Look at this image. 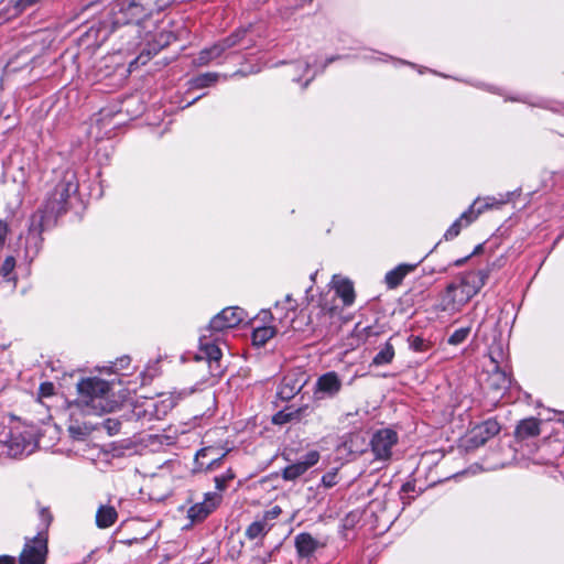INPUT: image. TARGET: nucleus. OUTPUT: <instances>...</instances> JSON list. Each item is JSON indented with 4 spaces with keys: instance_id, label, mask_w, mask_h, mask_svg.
<instances>
[{
    "instance_id": "obj_18",
    "label": "nucleus",
    "mask_w": 564,
    "mask_h": 564,
    "mask_svg": "<svg viewBox=\"0 0 564 564\" xmlns=\"http://www.w3.org/2000/svg\"><path fill=\"white\" fill-rule=\"evenodd\" d=\"M175 39L172 32H167L163 28H160L155 34L148 31L144 35V41L151 46L154 53L169 45Z\"/></svg>"
},
{
    "instance_id": "obj_49",
    "label": "nucleus",
    "mask_w": 564,
    "mask_h": 564,
    "mask_svg": "<svg viewBox=\"0 0 564 564\" xmlns=\"http://www.w3.org/2000/svg\"><path fill=\"white\" fill-rule=\"evenodd\" d=\"M15 558L13 556L9 555H1L0 556V564H14Z\"/></svg>"
},
{
    "instance_id": "obj_51",
    "label": "nucleus",
    "mask_w": 564,
    "mask_h": 564,
    "mask_svg": "<svg viewBox=\"0 0 564 564\" xmlns=\"http://www.w3.org/2000/svg\"><path fill=\"white\" fill-rule=\"evenodd\" d=\"M315 74H313L304 84H303V88L307 87V85L310 84V82L314 78Z\"/></svg>"
},
{
    "instance_id": "obj_53",
    "label": "nucleus",
    "mask_w": 564,
    "mask_h": 564,
    "mask_svg": "<svg viewBox=\"0 0 564 564\" xmlns=\"http://www.w3.org/2000/svg\"><path fill=\"white\" fill-rule=\"evenodd\" d=\"M464 261H465L464 259H462V260H457V261L455 262V264H456V265H460V264H463V263H464Z\"/></svg>"
},
{
    "instance_id": "obj_43",
    "label": "nucleus",
    "mask_w": 564,
    "mask_h": 564,
    "mask_svg": "<svg viewBox=\"0 0 564 564\" xmlns=\"http://www.w3.org/2000/svg\"><path fill=\"white\" fill-rule=\"evenodd\" d=\"M42 0H11L17 13H22L29 8L40 3Z\"/></svg>"
},
{
    "instance_id": "obj_16",
    "label": "nucleus",
    "mask_w": 564,
    "mask_h": 564,
    "mask_svg": "<svg viewBox=\"0 0 564 564\" xmlns=\"http://www.w3.org/2000/svg\"><path fill=\"white\" fill-rule=\"evenodd\" d=\"M294 545L300 557H311L317 549L323 547L324 544L319 543L312 534L302 532L294 538Z\"/></svg>"
},
{
    "instance_id": "obj_46",
    "label": "nucleus",
    "mask_w": 564,
    "mask_h": 564,
    "mask_svg": "<svg viewBox=\"0 0 564 564\" xmlns=\"http://www.w3.org/2000/svg\"><path fill=\"white\" fill-rule=\"evenodd\" d=\"M130 362H131V359L129 356H122L113 362V368H115V370L127 369L128 366L130 365Z\"/></svg>"
},
{
    "instance_id": "obj_52",
    "label": "nucleus",
    "mask_w": 564,
    "mask_h": 564,
    "mask_svg": "<svg viewBox=\"0 0 564 564\" xmlns=\"http://www.w3.org/2000/svg\"><path fill=\"white\" fill-rule=\"evenodd\" d=\"M199 98H200V96H198V97L194 98L192 101H189V102L187 104V106L193 105V104H194L197 99H199Z\"/></svg>"
},
{
    "instance_id": "obj_31",
    "label": "nucleus",
    "mask_w": 564,
    "mask_h": 564,
    "mask_svg": "<svg viewBox=\"0 0 564 564\" xmlns=\"http://www.w3.org/2000/svg\"><path fill=\"white\" fill-rule=\"evenodd\" d=\"M15 259L12 256H8L2 264L0 265V276L6 282H13L15 284L17 276L14 273Z\"/></svg>"
},
{
    "instance_id": "obj_54",
    "label": "nucleus",
    "mask_w": 564,
    "mask_h": 564,
    "mask_svg": "<svg viewBox=\"0 0 564 564\" xmlns=\"http://www.w3.org/2000/svg\"><path fill=\"white\" fill-rule=\"evenodd\" d=\"M315 275H316V273H314V274H312V275H311V280H312V281H314V280H315Z\"/></svg>"
},
{
    "instance_id": "obj_25",
    "label": "nucleus",
    "mask_w": 564,
    "mask_h": 564,
    "mask_svg": "<svg viewBox=\"0 0 564 564\" xmlns=\"http://www.w3.org/2000/svg\"><path fill=\"white\" fill-rule=\"evenodd\" d=\"M199 343H200V351H202V354H204V356L210 362V368H212L213 362L217 364L220 360L221 355H223L221 350L215 343L206 340L205 336L200 337Z\"/></svg>"
},
{
    "instance_id": "obj_29",
    "label": "nucleus",
    "mask_w": 564,
    "mask_h": 564,
    "mask_svg": "<svg viewBox=\"0 0 564 564\" xmlns=\"http://www.w3.org/2000/svg\"><path fill=\"white\" fill-rule=\"evenodd\" d=\"M394 347L390 340L386 341L384 345L379 349L372 359L373 366H384L392 362L394 358Z\"/></svg>"
},
{
    "instance_id": "obj_23",
    "label": "nucleus",
    "mask_w": 564,
    "mask_h": 564,
    "mask_svg": "<svg viewBox=\"0 0 564 564\" xmlns=\"http://www.w3.org/2000/svg\"><path fill=\"white\" fill-rule=\"evenodd\" d=\"M117 518V510L112 506L101 505L96 512V524L100 529H106L111 527Z\"/></svg>"
},
{
    "instance_id": "obj_5",
    "label": "nucleus",
    "mask_w": 564,
    "mask_h": 564,
    "mask_svg": "<svg viewBox=\"0 0 564 564\" xmlns=\"http://www.w3.org/2000/svg\"><path fill=\"white\" fill-rule=\"evenodd\" d=\"M398 433L390 427L379 429L373 432L369 441L373 462L382 464L390 462L393 455V448L398 445Z\"/></svg>"
},
{
    "instance_id": "obj_45",
    "label": "nucleus",
    "mask_w": 564,
    "mask_h": 564,
    "mask_svg": "<svg viewBox=\"0 0 564 564\" xmlns=\"http://www.w3.org/2000/svg\"><path fill=\"white\" fill-rule=\"evenodd\" d=\"M105 427L110 435H115L119 432L120 423L116 420L108 419L105 421Z\"/></svg>"
},
{
    "instance_id": "obj_27",
    "label": "nucleus",
    "mask_w": 564,
    "mask_h": 564,
    "mask_svg": "<svg viewBox=\"0 0 564 564\" xmlns=\"http://www.w3.org/2000/svg\"><path fill=\"white\" fill-rule=\"evenodd\" d=\"M219 77H220V75L218 73H214V72L199 74L188 82L189 87L193 89H202V88L210 87L218 82Z\"/></svg>"
},
{
    "instance_id": "obj_38",
    "label": "nucleus",
    "mask_w": 564,
    "mask_h": 564,
    "mask_svg": "<svg viewBox=\"0 0 564 564\" xmlns=\"http://www.w3.org/2000/svg\"><path fill=\"white\" fill-rule=\"evenodd\" d=\"M338 482V468H333L332 470L325 473L322 476L321 484L325 488H332Z\"/></svg>"
},
{
    "instance_id": "obj_33",
    "label": "nucleus",
    "mask_w": 564,
    "mask_h": 564,
    "mask_svg": "<svg viewBox=\"0 0 564 564\" xmlns=\"http://www.w3.org/2000/svg\"><path fill=\"white\" fill-rule=\"evenodd\" d=\"M529 437V419H523L516 430V440L511 447L514 452H518L522 447V443Z\"/></svg>"
},
{
    "instance_id": "obj_13",
    "label": "nucleus",
    "mask_w": 564,
    "mask_h": 564,
    "mask_svg": "<svg viewBox=\"0 0 564 564\" xmlns=\"http://www.w3.org/2000/svg\"><path fill=\"white\" fill-rule=\"evenodd\" d=\"M500 431V425L495 420H487L481 424L475 426L467 440L468 447H478L484 445L489 438L497 435Z\"/></svg>"
},
{
    "instance_id": "obj_9",
    "label": "nucleus",
    "mask_w": 564,
    "mask_h": 564,
    "mask_svg": "<svg viewBox=\"0 0 564 564\" xmlns=\"http://www.w3.org/2000/svg\"><path fill=\"white\" fill-rule=\"evenodd\" d=\"M246 317L247 314L241 307H226L212 318L208 330L224 332L225 329L237 327Z\"/></svg>"
},
{
    "instance_id": "obj_55",
    "label": "nucleus",
    "mask_w": 564,
    "mask_h": 564,
    "mask_svg": "<svg viewBox=\"0 0 564 564\" xmlns=\"http://www.w3.org/2000/svg\"><path fill=\"white\" fill-rule=\"evenodd\" d=\"M293 80H294V82H300V78L294 77V78H293Z\"/></svg>"
},
{
    "instance_id": "obj_26",
    "label": "nucleus",
    "mask_w": 564,
    "mask_h": 564,
    "mask_svg": "<svg viewBox=\"0 0 564 564\" xmlns=\"http://www.w3.org/2000/svg\"><path fill=\"white\" fill-rule=\"evenodd\" d=\"M279 332L281 330L278 325L257 327L252 332V341L257 346H262Z\"/></svg>"
},
{
    "instance_id": "obj_47",
    "label": "nucleus",
    "mask_w": 564,
    "mask_h": 564,
    "mask_svg": "<svg viewBox=\"0 0 564 564\" xmlns=\"http://www.w3.org/2000/svg\"><path fill=\"white\" fill-rule=\"evenodd\" d=\"M54 393V386L51 382H44L40 386L41 397H51Z\"/></svg>"
},
{
    "instance_id": "obj_7",
    "label": "nucleus",
    "mask_w": 564,
    "mask_h": 564,
    "mask_svg": "<svg viewBox=\"0 0 564 564\" xmlns=\"http://www.w3.org/2000/svg\"><path fill=\"white\" fill-rule=\"evenodd\" d=\"M0 442L7 445L8 455L11 457L30 455L36 447L34 435L31 431L28 430H11Z\"/></svg>"
},
{
    "instance_id": "obj_39",
    "label": "nucleus",
    "mask_w": 564,
    "mask_h": 564,
    "mask_svg": "<svg viewBox=\"0 0 564 564\" xmlns=\"http://www.w3.org/2000/svg\"><path fill=\"white\" fill-rule=\"evenodd\" d=\"M360 440L359 434H350L348 440L345 441L344 446L348 449L350 454H361L364 449L358 446V441Z\"/></svg>"
},
{
    "instance_id": "obj_42",
    "label": "nucleus",
    "mask_w": 564,
    "mask_h": 564,
    "mask_svg": "<svg viewBox=\"0 0 564 564\" xmlns=\"http://www.w3.org/2000/svg\"><path fill=\"white\" fill-rule=\"evenodd\" d=\"M551 417L549 415L542 416L541 413H539L536 417L531 416V429H530L531 437L539 435L542 432L540 425L543 422L549 421Z\"/></svg>"
},
{
    "instance_id": "obj_4",
    "label": "nucleus",
    "mask_w": 564,
    "mask_h": 564,
    "mask_svg": "<svg viewBox=\"0 0 564 564\" xmlns=\"http://www.w3.org/2000/svg\"><path fill=\"white\" fill-rule=\"evenodd\" d=\"M297 312V302L288 294L283 302H275L274 312L270 310H262L259 313L261 321H274L276 322L279 329L282 333H286L289 329H297L294 325L295 316Z\"/></svg>"
},
{
    "instance_id": "obj_50",
    "label": "nucleus",
    "mask_w": 564,
    "mask_h": 564,
    "mask_svg": "<svg viewBox=\"0 0 564 564\" xmlns=\"http://www.w3.org/2000/svg\"><path fill=\"white\" fill-rule=\"evenodd\" d=\"M7 235V226L0 221V245L4 242Z\"/></svg>"
},
{
    "instance_id": "obj_32",
    "label": "nucleus",
    "mask_w": 564,
    "mask_h": 564,
    "mask_svg": "<svg viewBox=\"0 0 564 564\" xmlns=\"http://www.w3.org/2000/svg\"><path fill=\"white\" fill-rule=\"evenodd\" d=\"M406 341L409 348L414 352H425L432 347V343L422 336L410 335Z\"/></svg>"
},
{
    "instance_id": "obj_1",
    "label": "nucleus",
    "mask_w": 564,
    "mask_h": 564,
    "mask_svg": "<svg viewBox=\"0 0 564 564\" xmlns=\"http://www.w3.org/2000/svg\"><path fill=\"white\" fill-rule=\"evenodd\" d=\"M78 191V181L72 169L55 173L53 187L46 193L43 205L31 216L29 236L41 238L46 229L52 228L57 217L68 209V199Z\"/></svg>"
},
{
    "instance_id": "obj_17",
    "label": "nucleus",
    "mask_w": 564,
    "mask_h": 564,
    "mask_svg": "<svg viewBox=\"0 0 564 564\" xmlns=\"http://www.w3.org/2000/svg\"><path fill=\"white\" fill-rule=\"evenodd\" d=\"M336 307H322L317 315V323L312 326V330L319 335L326 336L330 333L334 318L338 316Z\"/></svg>"
},
{
    "instance_id": "obj_10",
    "label": "nucleus",
    "mask_w": 564,
    "mask_h": 564,
    "mask_svg": "<svg viewBox=\"0 0 564 564\" xmlns=\"http://www.w3.org/2000/svg\"><path fill=\"white\" fill-rule=\"evenodd\" d=\"M343 381L337 372L328 371L319 376L315 382L314 398L316 400L335 398L341 390Z\"/></svg>"
},
{
    "instance_id": "obj_36",
    "label": "nucleus",
    "mask_w": 564,
    "mask_h": 564,
    "mask_svg": "<svg viewBox=\"0 0 564 564\" xmlns=\"http://www.w3.org/2000/svg\"><path fill=\"white\" fill-rule=\"evenodd\" d=\"M236 477V474L232 469H227L223 475L216 476L214 478L215 487L218 491H224L230 481H232Z\"/></svg>"
},
{
    "instance_id": "obj_34",
    "label": "nucleus",
    "mask_w": 564,
    "mask_h": 564,
    "mask_svg": "<svg viewBox=\"0 0 564 564\" xmlns=\"http://www.w3.org/2000/svg\"><path fill=\"white\" fill-rule=\"evenodd\" d=\"M246 33H247L246 29H239V30L232 32L227 37L220 40L221 45H224L226 51L231 50V48L242 44Z\"/></svg>"
},
{
    "instance_id": "obj_41",
    "label": "nucleus",
    "mask_w": 564,
    "mask_h": 564,
    "mask_svg": "<svg viewBox=\"0 0 564 564\" xmlns=\"http://www.w3.org/2000/svg\"><path fill=\"white\" fill-rule=\"evenodd\" d=\"M40 520H41V524H40L41 528H40L39 532H43L46 535V531L53 520V517L47 508H42L40 510Z\"/></svg>"
},
{
    "instance_id": "obj_40",
    "label": "nucleus",
    "mask_w": 564,
    "mask_h": 564,
    "mask_svg": "<svg viewBox=\"0 0 564 564\" xmlns=\"http://www.w3.org/2000/svg\"><path fill=\"white\" fill-rule=\"evenodd\" d=\"M177 399L178 398H174L173 395L162 399L160 401V406L162 408V410H160L159 405H156V404L154 405L156 409V413L161 412L162 414H166L169 411H171L176 405Z\"/></svg>"
},
{
    "instance_id": "obj_6",
    "label": "nucleus",
    "mask_w": 564,
    "mask_h": 564,
    "mask_svg": "<svg viewBox=\"0 0 564 564\" xmlns=\"http://www.w3.org/2000/svg\"><path fill=\"white\" fill-rule=\"evenodd\" d=\"M511 384V379L506 368H489L482 389L492 405H496L505 395Z\"/></svg>"
},
{
    "instance_id": "obj_22",
    "label": "nucleus",
    "mask_w": 564,
    "mask_h": 564,
    "mask_svg": "<svg viewBox=\"0 0 564 564\" xmlns=\"http://www.w3.org/2000/svg\"><path fill=\"white\" fill-rule=\"evenodd\" d=\"M225 52L226 50L224 45H221V42L219 40L210 47L202 50L194 62L198 66H204L210 63L212 61L220 57Z\"/></svg>"
},
{
    "instance_id": "obj_30",
    "label": "nucleus",
    "mask_w": 564,
    "mask_h": 564,
    "mask_svg": "<svg viewBox=\"0 0 564 564\" xmlns=\"http://www.w3.org/2000/svg\"><path fill=\"white\" fill-rule=\"evenodd\" d=\"M336 294L343 300L344 305L349 306L354 303L355 292L350 281H339L336 285Z\"/></svg>"
},
{
    "instance_id": "obj_28",
    "label": "nucleus",
    "mask_w": 564,
    "mask_h": 564,
    "mask_svg": "<svg viewBox=\"0 0 564 564\" xmlns=\"http://www.w3.org/2000/svg\"><path fill=\"white\" fill-rule=\"evenodd\" d=\"M307 410V406L299 408L296 410H291L290 408H286L282 411H279L273 416V423L275 424H285L292 421H299L302 417V413Z\"/></svg>"
},
{
    "instance_id": "obj_15",
    "label": "nucleus",
    "mask_w": 564,
    "mask_h": 564,
    "mask_svg": "<svg viewBox=\"0 0 564 564\" xmlns=\"http://www.w3.org/2000/svg\"><path fill=\"white\" fill-rule=\"evenodd\" d=\"M220 500L221 496L217 492L205 494L202 502H197L188 509V518L193 522L203 521L216 509Z\"/></svg>"
},
{
    "instance_id": "obj_3",
    "label": "nucleus",
    "mask_w": 564,
    "mask_h": 564,
    "mask_svg": "<svg viewBox=\"0 0 564 564\" xmlns=\"http://www.w3.org/2000/svg\"><path fill=\"white\" fill-rule=\"evenodd\" d=\"M111 386L99 378H86L77 383L76 403L89 414L111 412L116 402L110 400Z\"/></svg>"
},
{
    "instance_id": "obj_37",
    "label": "nucleus",
    "mask_w": 564,
    "mask_h": 564,
    "mask_svg": "<svg viewBox=\"0 0 564 564\" xmlns=\"http://www.w3.org/2000/svg\"><path fill=\"white\" fill-rule=\"evenodd\" d=\"M469 333H470L469 327L458 328L448 337L447 343L449 345H454V346L459 345L467 339Z\"/></svg>"
},
{
    "instance_id": "obj_20",
    "label": "nucleus",
    "mask_w": 564,
    "mask_h": 564,
    "mask_svg": "<svg viewBox=\"0 0 564 564\" xmlns=\"http://www.w3.org/2000/svg\"><path fill=\"white\" fill-rule=\"evenodd\" d=\"M489 368H506L507 351L501 340H494L488 348Z\"/></svg>"
},
{
    "instance_id": "obj_21",
    "label": "nucleus",
    "mask_w": 564,
    "mask_h": 564,
    "mask_svg": "<svg viewBox=\"0 0 564 564\" xmlns=\"http://www.w3.org/2000/svg\"><path fill=\"white\" fill-rule=\"evenodd\" d=\"M417 264L402 263L390 270L386 274V283L389 289H394L401 284L406 274L412 272Z\"/></svg>"
},
{
    "instance_id": "obj_24",
    "label": "nucleus",
    "mask_w": 564,
    "mask_h": 564,
    "mask_svg": "<svg viewBox=\"0 0 564 564\" xmlns=\"http://www.w3.org/2000/svg\"><path fill=\"white\" fill-rule=\"evenodd\" d=\"M271 528V523H267L265 520L258 519L247 527L245 535L249 540L260 539L265 536Z\"/></svg>"
},
{
    "instance_id": "obj_48",
    "label": "nucleus",
    "mask_w": 564,
    "mask_h": 564,
    "mask_svg": "<svg viewBox=\"0 0 564 564\" xmlns=\"http://www.w3.org/2000/svg\"><path fill=\"white\" fill-rule=\"evenodd\" d=\"M310 67H311V64H310L307 61H305V62H299V63L296 64V68H297L299 70H302L303 73H307V72L310 70Z\"/></svg>"
},
{
    "instance_id": "obj_11",
    "label": "nucleus",
    "mask_w": 564,
    "mask_h": 564,
    "mask_svg": "<svg viewBox=\"0 0 564 564\" xmlns=\"http://www.w3.org/2000/svg\"><path fill=\"white\" fill-rule=\"evenodd\" d=\"M321 458L317 451L313 449L304 454L296 463L288 465L282 469V478L293 481L303 476L311 467L315 466Z\"/></svg>"
},
{
    "instance_id": "obj_44",
    "label": "nucleus",
    "mask_w": 564,
    "mask_h": 564,
    "mask_svg": "<svg viewBox=\"0 0 564 564\" xmlns=\"http://www.w3.org/2000/svg\"><path fill=\"white\" fill-rule=\"evenodd\" d=\"M282 512V509L279 506H274L269 510H265L261 517L262 520H265L267 523L276 519Z\"/></svg>"
},
{
    "instance_id": "obj_14",
    "label": "nucleus",
    "mask_w": 564,
    "mask_h": 564,
    "mask_svg": "<svg viewBox=\"0 0 564 564\" xmlns=\"http://www.w3.org/2000/svg\"><path fill=\"white\" fill-rule=\"evenodd\" d=\"M516 195H518V191L499 194L498 196H487L484 198L478 197L473 202L469 208L474 209L473 214L477 219L485 210L500 208L502 205L512 202Z\"/></svg>"
},
{
    "instance_id": "obj_8",
    "label": "nucleus",
    "mask_w": 564,
    "mask_h": 564,
    "mask_svg": "<svg viewBox=\"0 0 564 564\" xmlns=\"http://www.w3.org/2000/svg\"><path fill=\"white\" fill-rule=\"evenodd\" d=\"M47 553V536L43 532L26 540L19 556L20 564H44Z\"/></svg>"
},
{
    "instance_id": "obj_35",
    "label": "nucleus",
    "mask_w": 564,
    "mask_h": 564,
    "mask_svg": "<svg viewBox=\"0 0 564 564\" xmlns=\"http://www.w3.org/2000/svg\"><path fill=\"white\" fill-rule=\"evenodd\" d=\"M301 388H302V386L297 384L296 382H294L291 386V384H289L286 379H284L278 393L281 399L288 400V399H291L292 397H294L301 390Z\"/></svg>"
},
{
    "instance_id": "obj_19",
    "label": "nucleus",
    "mask_w": 564,
    "mask_h": 564,
    "mask_svg": "<svg viewBox=\"0 0 564 564\" xmlns=\"http://www.w3.org/2000/svg\"><path fill=\"white\" fill-rule=\"evenodd\" d=\"M474 209L473 208H469L467 210H465L451 226L449 228L445 231L444 234V239L445 240H453L454 238H456L460 230L464 228V227H467L468 225H470L474 220H476V217L474 216Z\"/></svg>"
},
{
    "instance_id": "obj_2",
    "label": "nucleus",
    "mask_w": 564,
    "mask_h": 564,
    "mask_svg": "<svg viewBox=\"0 0 564 564\" xmlns=\"http://www.w3.org/2000/svg\"><path fill=\"white\" fill-rule=\"evenodd\" d=\"M490 268L486 267L476 271H469L460 275L459 279L447 284L440 294L436 311L454 315L459 313L463 307L484 288L489 274Z\"/></svg>"
},
{
    "instance_id": "obj_12",
    "label": "nucleus",
    "mask_w": 564,
    "mask_h": 564,
    "mask_svg": "<svg viewBox=\"0 0 564 564\" xmlns=\"http://www.w3.org/2000/svg\"><path fill=\"white\" fill-rule=\"evenodd\" d=\"M218 453L214 446L200 448L195 455V471H210L218 468L226 456Z\"/></svg>"
}]
</instances>
